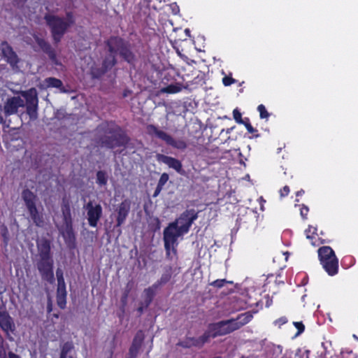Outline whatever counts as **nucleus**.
<instances>
[{
    "mask_svg": "<svg viewBox=\"0 0 358 358\" xmlns=\"http://www.w3.org/2000/svg\"><path fill=\"white\" fill-rule=\"evenodd\" d=\"M252 318V315L249 312L239 315L236 319L227 320L231 331L239 329L248 324Z\"/></svg>",
    "mask_w": 358,
    "mask_h": 358,
    "instance_id": "15",
    "label": "nucleus"
},
{
    "mask_svg": "<svg viewBox=\"0 0 358 358\" xmlns=\"http://www.w3.org/2000/svg\"><path fill=\"white\" fill-rule=\"evenodd\" d=\"M301 194V192H297V195Z\"/></svg>",
    "mask_w": 358,
    "mask_h": 358,
    "instance_id": "51",
    "label": "nucleus"
},
{
    "mask_svg": "<svg viewBox=\"0 0 358 358\" xmlns=\"http://www.w3.org/2000/svg\"><path fill=\"white\" fill-rule=\"evenodd\" d=\"M1 50L3 58L13 68L17 67L19 62V58L17 54L13 51L11 46L7 42H3L1 44Z\"/></svg>",
    "mask_w": 358,
    "mask_h": 358,
    "instance_id": "13",
    "label": "nucleus"
},
{
    "mask_svg": "<svg viewBox=\"0 0 358 358\" xmlns=\"http://www.w3.org/2000/svg\"><path fill=\"white\" fill-rule=\"evenodd\" d=\"M222 83H223V84L225 86H229L231 84L235 83H236V80L232 78H231V77L225 76L222 79Z\"/></svg>",
    "mask_w": 358,
    "mask_h": 358,
    "instance_id": "35",
    "label": "nucleus"
},
{
    "mask_svg": "<svg viewBox=\"0 0 358 358\" xmlns=\"http://www.w3.org/2000/svg\"><path fill=\"white\" fill-rule=\"evenodd\" d=\"M301 194V192H297V195Z\"/></svg>",
    "mask_w": 358,
    "mask_h": 358,
    "instance_id": "52",
    "label": "nucleus"
},
{
    "mask_svg": "<svg viewBox=\"0 0 358 358\" xmlns=\"http://www.w3.org/2000/svg\"><path fill=\"white\" fill-rule=\"evenodd\" d=\"M69 358H72V357H69Z\"/></svg>",
    "mask_w": 358,
    "mask_h": 358,
    "instance_id": "54",
    "label": "nucleus"
},
{
    "mask_svg": "<svg viewBox=\"0 0 358 358\" xmlns=\"http://www.w3.org/2000/svg\"><path fill=\"white\" fill-rule=\"evenodd\" d=\"M6 310L5 306L3 302V298L1 294H0V311H3Z\"/></svg>",
    "mask_w": 358,
    "mask_h": 358,
    "instance_id": "40",
    "label": "nucleus"
},
{
    "mask_svg": "<svg viewBox=\"0 0 358 358\" xmlns=\"http://www.w3.org/2000/svg\"><path fill=\"white\" fill-rule=\"evenodd\" d=\"M37 248L40 259L52 258L50 256V243L46 239H41L37 242Z\"/></svg>",
    "mask_w": 358,
    "mask_h": 358,
    "instance_id": "19",
    "label": "nucleus"
},
{
    "mask_svg": "<svg viewBox=\"0 0 358 358\" xmlns=\"http://www.w3.org/2000/svg\"><path fill=\"white\" fill-rule=\"evenodd\" d=\"M0 358H21L20 355L9 350L8 343L0 335Z\"/></svg>",
    "mask_w": 358,
    "mask_h": 358,
    "instance_id": "20",
    "label": "nucleus"
},
{
    "mask_svg": "<svg viewBox=\"0 0 358 358\" xmlns=\"http://www.w3.org/2000/svg\"><path fill=\"white\" fill-rule=\"evenodd\" d=\"M1 235L3 237V241L6 245H7L8 241V229L6 227H3L1 228Z\"/></svg>",
    "mask_w": 358,
    "mask_h": 358,
    "instance_id": "36",
    "label": "nucleus"
},
{
    "mask_svg": "<svg viewBox=\"0 0 358 358\" xmlns=\"http://www.w3.org/2000/svg\"><path fill=\"white\" fill-rule=\"evenodd\" d=\"M230 282L227 281L225 279H220V280H216L210 283V285L217 287V288H221L226 283H229Z\"/></svg>",
    "mask_w": 358,
    "mask_h": 358,
    "instance_id": "31",
    "label": "nucleus"
},
{
    "mask_svg": "<svg viewBox=\"0 0 358 358\" xmlns=\"http://www.w3.org/2000/svg\"><path fill=\"white\" fill-rule=\"evenodd\" d=\"M73 345L72 343L67 342L65 343L61 349L60 358H69L70 356H68V353L72 350Z\"/></svg>",
    "mask_w": 358,
    "mask_h": 358,
    "instance_id": "25",
    "label": "nucleus"
},
{
    "mask_svg": "<svg viewBox=\"0 0 358 358\" xmlns=\"http://www.w3.org/2000/svg\"><path fill=\"white\" fill-rule=\"evenodd\" d=\"M21 96H13L7 99L3 105V113L6 117L17 114L20 108L26 106L27 113L31 120H36L38 117V94L35 88H31L21 92Z\"/></svg>",
    "mask_w": 358,
    "mask_h": 358,
    "instance_id": "2",
    "label": "nucleus"
},
{
    "mask_svg": "<svg viewBox=\"0 0 358 358\" xmlns=\"http://www.w3.org/2000/svg\"><path fill=\"white\" fill-rule=\"evenodd\" d=\"M44 19L50 29L54 41L57 43L61 41L68 29L75 23V18L71 13H68L62 17L54 14H46Z\"/></svg>",
    "mask_w": 358,
    "mask_h": 358,
    "instance_id": "4",
    "label": "nucleus"
},
{
    "mask_svg": "<svg viewBox=\"0 0 358 358\" xmlns=\"http://www.w3.org/2000/svg\"><path fill=\"white\" fill-rule=\"evenodd\" d=\"M147 129L150 134L155 135L157 137L164 141L168 145H169L172 138L169 134L163 131L159 130L155 126L152 124L148 125Z\"/></svg>",
    "mask_w": 358,
    "mask_h": 358,
    "instance_id": "21",
    "label": "nucleus"
},
{
    "mask_svg": "<svg viewBox=\"0 0 358 358\" xmlns=\"http://www.w3.org/2000/svg\"><path fill=\"white\" fill-rule=\"evenodd\" d=\"M293 324L294 327L298 329V332L296 333V336H299L304 331L305 327L302 322H294Z\"/></svg>",
    "mask_w": 358,
    "mask_h": 358,
    "instance_id": "34",
    "label": "nucleus"
},
{
    "mask_svg": "<svg viewBox=\"0 0 358 358\" xmlns=\"http://www.w3.org/2000/svg\"><path fill=\"white\" fill-rule=\"evenodd\" d=\"M169 178V176L167 173H164L161 175L160 176V178L158 181V183L157 185H159V187H164V185L166 183V182L168 181Z\"/></svg>",
    "mask_w": 358,
    "mask_h": 358,
    "instance_id": "33",
    "label": "nucleus"
},
{
    "mask_svg": "<svg viewBox=\"0 0 358 358\" xmlns=\"http://www.w3.org/2000/svg\"><path fill=\"white\" fill-rule=\"evenodd\" d=\"M61 210L64 221V226L61 229L62 235L64 237L71 238L73 237V233L72 228L71 207L69 203L66 201H64L62 204Z\"/></svg>",
    "mask_w": 358,
    "mask_h": 358,
    "instance_id": "9",
    "label": "nucleus"
},
{
    "mask_svg": "<svg viewBox=\"0 0 358 358\" xmlns=\"http://www.w3.org/2000/svg\"><path fill=\"white\" fill-rule=\"evenodd\" d=\"M241 113L238 109H234L233 111V117L236 122L238 124H244L246 121V118L245 120L242 119Z\"/></svg>",
    "mask_w": 358,
    "mask_h": 358,
    "instance_id": "29",
    "label": "nucleus"
},
{
    "mask_svg": "<svg viewBox=\"0 0 358 358\" xmlns=\"http://www.w3.org/2000/svg\"><path fill=\"white\" fill-rule=\"evenodd\" d=\"M301 215H303V214H305V212H303V210L301 211Z\"/></svg>",
    "mask_w": 358,
    "mask_h": 358,
    "instance_id": "48",
    "label": "nucleus"
},
{
    "mask_svg": "<svg viewBox=\"0 0 358 358\" xmlns=\"http://www.w3.org/2000/svg\"><path fill=\"white\" fill-rule=\"evenodd\" d=\"M109 53L106 56L101 71H92L94 77L98 78L103 75L108 69H110L115 64V55L118 53L125 61L131 63L134 59V55L131 51L129 45L122 38L111 37L107 41Z\"/></svg>",
    "mask_w": 358,
    "mask_h": 358,
    "instance_id": "3",
    "label": "nucleus"
},
{
    "mask_svg": "<svg viewBox=\"0 0 358 358\" xmlns=\"http://www.w3.org/2000/svg\"><path fill=\"white\" fill-rule=\"evenodd\" d=\"M196 219L197 213L194 210H186L164 229L163 239L168 257L172 259L176 257L178 238L188 232L193 222Z\"/></svg>",
    "mask_w": 358,
    "mask_h": 358,
    "instance_id": "1",
    "label": "nucleus"
},
{
    "mask_svg": "<svg viewBox=\"0 0 358 358\" xmlns=\"http://www.w3.org/2000/svg\"><path fill=\"white\" fill-rule=\"evenodd\" d=\"M0 327L6 333L8 339L11 341H13L10 333L15 331V327L13 319L6 310L0 311Z\"/></svg>",
    "mask_w": 358,
    "mask_h": 358,
    "instance_id": "12",
    "label": "nucleus"
},
{
    "mask_svg": "<svg viewBox=\"0 0 358 358\" xmlns=\"http://www.w3.org/2000/svg\"><path fill=\"white\" fill-rule=\"evenodd\" d=\"M162 188H163V187H159V185H157L156 189L155 191V193H154V196H157L159 194V192L162 191Z\"/></svg>",
    "mask_w": 358,
    "mask_h": 358,
    "instance_id": "42",
    "label": "nucleus"
},
{
    "mask_svg": "<svg viewBox=\"0 0 358 358\" xmlns=\"http://www.w3.org/2000/svg\"><path fill=\"white\" fill-rule=\"evenodd\" d=\"M308 238H310V236L309 235H307Z\"/></svg>",
    "mask_w": 358,
    "mask_h": 358,
    "instance_id": "50",
    "label": "nucleus"
},
{
    "mask_svg": "<svg viewBox=\"0 0 358 358\" xmlns=\"http://www.w3.org/2000/svg\"><path fill=\"white\" fill-rule=\"evenodd\" d=\"M169 145L178 149H185L187 147L186 143L183 141H176L173 138H171V141Z\"/></svg>",
    "mask_w": 358,
    "mask_h": 358,
    "instance_id": "28",
    "label": "nucleus"
},
{
    "mask_svg": "<svg viewBox=\"0 0 358 358\" xmlns=\"http://www.w3.org/2000/svg\"><path fill=\"white\" fill-rule=\"evenodd\" d=\"M280 320H281V322H282L283 323H285V322H286V321H285V320H282V318H280Z\"/></svg>",
    "mask_w": 358,
    "mask_h": 358,
    "instance_id": "43",
    "label": "nucleus"
},
{
    "mask_svg": "<svg viewBox=\"0 0 358 358\" xmlns=\"http://www.w3.org/2000/svg\"><path fill=\"white\" fill-rule=\"evenodd\" d=\"M353 337H354L355 339L358 340V337H357L356 335H353Z\"/></svg>",
    "mask_w": 358,
    "mask_h": 358,
    "instance_id": "46",
    "label": "nucleus"
},
{
    "mask_svg": "<svg viewBox=\"0 0 358 358\" xmlns=\"http://www.w3.org/2000/svg\"><path fill=\"white\" fill-rule=\"evenodd\" d=\"M280 320H281V322H282L283 323H285V322H286V321H285V320H282V318H280Z\"/></svg>",
    "mask_w": 358,
    "mask_h": 358,
    "instance_id": "44",
    "label": "nucleus"
},
{
    "mask_svg": "<svg viewBox=\"0 0 358 358\" xmlns=\"http://www.w3.org/2000/svg\"><path fill=\"white\" fill-rule=\"evenodd\" d=\"M241 358H244V357H241Z\"/></svg>",
    "mask_w": 358,
    "mask_h": 358,
    "instance_id": "53",
    "label": "nucleus"
},
{
    "mask_svg": "<svg viewBox=\"0 0 358 358\" xmlns=\"http://www.w3.org/2000/svg\"><path fill=\"white\" fill-rule=\"evenodd\" d=\"M301 215H303V214H305V212H303V210L301 211Z\"/></svg>",
    "mask_w": 358,
    "mask_h": 358,
    "instance_id": "47",
    "label": "nucleus"
},
{
    "mask_svg": "<svg viewBox=\"0 0 358 358\" xmlns=\"http://www.w3.org/2000/svg\"><path fill=\"white\" fill-rule=\"evenodd\" d=\"M258 110L259 112V115H260V117L264 119V118H267L268 116H269V114L267 112L265 106L262 104L259 105L258 106Z\"/></svg>",
    "mask_w": 358,
    "mask_h": 358,
    "instance_id": "32",
    "label": "nucleus"
},
{
    "mask_svg": "<svg viewBox=\"0 0 358 358\" xmlns=\"http://www.w3.org/2000/svg\"><path fill=\"white\" fill-rule=\"evenodd\" d=\"M223 322V329L224 331V335L231 333V329H230L229 324L227 320L222 321Z\"/></svg>",
    "mask_w": 358,
    "mask_h": 358,
    "instance_id": "37",
    "label": "nucleus"
},
{
    "mask_svg": "<svg viewBox=\"0 0 358 358\" xmlns=\"http://www.w3.org/2000/svg\"><path fill=\"white\" fill-rule=\"evenodd\" d=\"M156 159L159 162L165 164L169 168L174 169L179 173H182L183 171L181 162L176 158L162 154H157L156 155Z\"/></svg>",
    "mask_w": 358,
    "mask_h": 358,
    "instance_id": "14",
    "label": "nucleus"
},
{
    "mask_svg": "<svg viewBox=\"0 0 358 358\" xmlns=\"http://www.w3.org/2000/svg\"><path fill=\"white\" fill-rule=\"evenodd\" d=\"M243 124L245 126V127L249 133L252 134L255 131V129L252 127V125L249 122V120L248 118H246V121L245 122V123Z\"/></svg>",
    "mask_w": 358,
    "mask_h": 358,
    "instance_id": "38",
    "label": "nucleus"
},
{
    "mask_svg": "<svg viewBox=\"0 0 358 358\" xmlns=\"http://www.w3.org/2000/svg\"><path fill=\"white\" fill-rule=\"evenodd\" d=\"M84 208L87 212V219L90 226L96 227L102 216V207L100 204L90 201L84 206Z\"/></svg>",
    "mask_w": 358,
    "mask_h": 358,
    "instance_id": "10",
    "label": "nucleus"
},
{
    "mask_svg": "<svg viewBox=\"0 0 358 358\" xmlns=\"http://www.w3.org/2000/svg\"><path fill=\"white\" fill-rule=\"evenodd\" d=\"M34 38L42 50L46 52L50 50V46L45 40L38 38L37 36H34Z\"/></svg>",
    "mask_w": 358,
    "mask_h": 358,
    "instance_id": "27",
    "label": "nucleus"
},
{
    "mask_svg": "<svg viewBox=\"0 0 358 358\" xmlns=\"http://www.w3.org/2000/svg\"><path fill=\"white\" fill-rule=\"evenodd\" d=\"M37 268L43 280L51 283L54 282L52 258L40 259L37 263Z\"/></svg>",
    "mask_w": 358,
    "mask_h": 358,
    "instance_id": "11",
    "label": "nucleus"
},
{
    "mask_svg": "<svg viewBox=\"0 0 358 358\" xmlns=\"http://www.w3.org/2000/svg\"><path fill=\"white\" fill-rule=\"evenodd\" d=\"M53 57H54V55H51L50 58L53 59Z\"/></svg>",
    "mask_w": 358,
    "mask_h": 358,
    "instance_id": "49",
    "label": "nucleus"
},
{
    "mask_svg": "<svg viewBox=\"0 0 358 358\" xmlns=\"http://www.w3.org/2000/svg\"><path fill=\"white\" fill-rule=\"evenodd\" d=\"M108 181V177L104 171H99L96 173V182L102 186L106 185Z\"/></svg>",
    "mask_w": 358,
    "mask_h": 358,
    "instance_id": "26",
    "label": "nucleus"
},
{
    "mask_svg": "<svg viewBox=\"0 0 358 358\" xmlns=\"http://www.w3.org/2000/svg\"><path fill=\"white\" fill-rule=\"evenodd\" d=\"M158 287V285L155 284L152 286L144 289L143 293V301L145 306L148 307L151 303L152 299L155 294V291Z\"/></svg>",
    "mask_w": 358,
    "mask_h": 358,
    "instance_id": "22",
    "label": "nucleus"
},
{
    "mask_svg": "<svg viewBox=\"0 0 358 358\" xmlns=\"http://www.w3.org/2000/svg\"><path fill=\"white\" fill-rule=\"evenodd\" d=\"M56 275L57 278V282L58 286L57 287H63L65 286L64 279L63 277V272L61 269L58 268L56 271Z\"/></svg>",
    "mask_w": 358,
    "mask_h": 358,
    "instance_id": "30",
    "label": "nucleus"
},
{
    "mask_svg": "<svg viewBox=\"0 0 358 358\" xmlns=\"http://www.w3.org/2000/svg\"><path fill=\"white\" fill-rule=\"evenodd\" d=\"M148 307H145V302H142L140 305V306L138 307V311L140 313H142L143 311L147 308Z\"/></svg>",
    "mask_w": 358,
    "mask_h": 358,
    "instance_id": "41",
    "label": "nucleus"
},
{
    "mask_svg": "<svg viewBox=\"0 0 358 358\" xmlns=\"http://www.w3.org/2000/svg\"><path fill=\"white\" fill-rule=\"evenodd\" d=\"M144 340V334L142 331H139L136 333L132 345L129 349V358H136L139 350L141 347L142 343Z\"/></svg>",
    "mask_w": 358,
    "mask_h": 358,
    "instance_id": "17",
    "label": "nucleus"
},
{
    "mask_svg": "<svg viewBox=\"0 0 358 358\" xmlns=\"http://www.w3.org/2000/svg\"><path fill=\"white\" fill-rule=\"evenodd\" d=\"M222 321L211 324L208 326V330L198 338H191L189 341V346H202L208 342L210 337L215 338L219 336H224Z\"/></svg>",
    "mask_w": 358,
    "mask_h": 358,
    "instance_id": "8",
    "label": "nucleus"
},
{
    "mask_svg": "<svg viewBox=\"0 0 358 358\" xmlns=\"http://www.w3.org/2000/svg\"><path fill=\"white\" fill-rule=\"evenodd\" d=\"M99 131L103 132V136L100 138L102 146L115 148L124 146L128 142V138L117 126L113 124H103L99 128Z\"/></svg>",
    "mask_w": 358,
    "mask_h": 358,
    "instance_id": "5",
    "label": "nucleus"
},
{
    "mask_svg": "<svg viewBox=\"0 0 358 358\" xmlns=\"http://www.w3.org/2000/svg\"><path fill=\"white\" fill-rule=\"evenodd\" d=\"M22 198L34 224L38 227H42L44 220L36 208L37 196L29 189H26L22 192Z\"/></svg>",
    "mask_w": 358,
    "mask_h": 358,
    "instance_id": "7",
    "label": "nucleus"
},
{
    "mask_svg": "<svg viewBox=\"0 0 358 358\" xmlns=\"http://www.w3.org/2000/svg\"><path fill=\"white\" fill-rule=\"evenodd\" d=\"M289 192V188L288 186H285L280 189V194L282 197L287 196Z\"/></svg>",
    "mask_w": 358,
    "mask_h": 358,
    "instance_id": "39",
    "label": "nucleus"
},
{
    "mask_svg": "<svg viewBox=\"0 0 358 358\" xmlns=\"http://www.w3.org/2000/svg\"><path fill=\"white\" fill-rule=\"evenodd\" d=\"M39 87L42 89L55 87L59 89L61 92H66L63 87L62 80L52 77L45 78L42 83H40Z\"/></svg>",
    "mask_w": 358,
    "mask_h": 358,
    "instance_id": "18",
    "label": "nucleus"
},
{
    "mask_svg": "<svg viewBox=\"0 0 358 358\" xmlns=\"http://www.w3.org/2000/svg\"><path fill=\"white\" fill-rule=\"evenodd\" d=\"M182 90V86L180 84L176 85H169L166 87H163L160 90L161 93H169V94H174L180 92Z\"/></svg>",
    "mask_w": 358,
    "mask_h": 358,
    "instance_id": "24",
    "label": "nucleus"
},
{
    "mask_svg": "<svg viewBox=\"0 0 358 358\" xmlns=\"http://www.w3.org/2000/svg\"><path fill=\"white\" fill-rule=\"evenodd\" d=\"M280 320H281V322H282L283 323H285V322H286V321H285V320H282V318H280Z\"/></svg>",
    "mask_w": 358,
    "mask_h": 358,
    "instance_id": "45",
    "label": "nucleus"
},
{
    "mask_svg": "<svg viewBox=\"0 0 358 358\" xmlns=\"http://www.w3.org/2000/svg\"><path fill=\"white\" fill-rule=\"evenodd\" d=\"M66 286L57 287V302L58 306L61 308H64L66 306Z\"/></svg>",
    "mask_w": 358,
    "mask_h": 358,
    "instance_id": "23",
    "label": "nucleus"
},
{
    "mask_svg": "<svg viewBox=\"0 0 358 358\" xmlns=\"http://www.w3.org/2000/svg\"><path fill=\"white\" fill-rule=\"evenodd\" d=\"M131 201L129 199L124 200L117 208V227H120L125 221L130 210Z\"/></svg>",
    "mask_w": 358,
    "mask_h": 358,
    "instance_id": "16",
    "label": "nucleus"
},
{
    "mask_svg": "<svg viewBox=\"0 0 358 358\" xmlns=\"http://www.w3.org/2000/svg\"><path fill=\"white\" fill-rule=\"evenodd\" d=\"M318 256L321 264L330 275L338 273V260L334 250L329 246H323L318 250Z\"/></svg>",
    "mask_w": 358,
    "mask_h": 358,
    "instance_id": "6",
    "label": "nucleus"
}]
</instances>
